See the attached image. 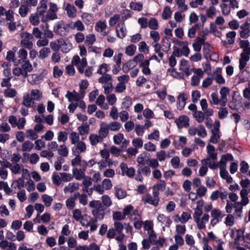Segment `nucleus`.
I'll list each match as a JSON object with an SVG mask.
<instances>
[{"label": "nucleus", "mask_w": 250, "mask_h": 250, "mask_svg": "<svg viewBox=\"0 0 250 250\" xmlns=\"http://www.w3.org/2000/svg\"><path fill=\"white\" fill-rule=\"evenodd\" d=\"M50 52L48 47H43L39 52L38 57L41 59H44L49 56Z\"/></svg>", "instance_id": "58"}, {"label": "nucleus", "mask_w": 250, "mask_h": 250, "mask_svg": "<svg viewBox=\"0 0 250 250\" xmlns=\"http://www.w3.org/2000/svg\"><path fill=\"white\" fill-rule=\"evenodd\" d=\"M18 12L21 17L24 18L26 17L30 12V7H28V5L25 4H22L20 6Z\"/></svg>", "instance_id": "43"}, {"label": "nucleus", "mask_w": 250, "mask_h": 250, "mask_svg": "<svg viewBox=\"0 0 250 250\" xmlns=\"http://www.w3.org/2000/svg\"><path fill=\"white\" fill-rule=\"evenodd\" d=\"M217 13V10L214 6H210L206 10V16L210 19H213Z\"/></svg>", "instance_id": "63"}, {"label": "nucleus", "mask_w": 250, "mask_h": 250, "mask_svg": "<svg viewBox=\"0 0 250 250\" xmlns=\"http://www.w3.org/2000/svg\"><path fill=\"white\" fill-rule=\"evenodd\" d=\"M244 206L239 202H236L233 203V208L234 209V215L236 218L241 217Z\"/></svg>", "instance_id": "35"}, {"label": "nucleus", "mask_w": 250, "mask_h": 250, "mask_svg": "<svg viewBox=\"0 0 250 250\" xmlns=\"http://www.w3.org/2000/svg\"><path fill=\"white\" fill-rule=\"evenodd\" d=\"M86 145L85 143L82 141H80L76 143V145H74V146L72 148V153L74 155L83 153L86 151Z\"/></svg>", "instance_id": "16"}, {"label": "nucleus", "mask_w": 250, "mask_h": 250, "mask_svg": "<svg viewBox=\"0 0 250 250\" xmlns=\"http://www.w3.org/2000/svg\"><path fill=\"white\" fill-rule=\"evenodd\" d=\"M120 167L123 175H126L129 177H132L134 175V168L132 167H128L125 163H121Z\"/></svg>", "instance_id": "17"}, {"label": "nucleus", "mask_w": 250, "mask_h": 250, "mask_svg": "<svg viewBox=\"0 0 250 250\" xmlns=\"http://www.w3.org/2000/svg\"><path fill=\"white\" fill-rule=\"evenodd\" d=\"M107 126L109 130L111 131H118L121 129L122 125L121 123L118 122L113 121L107 124Z\"/></svg>", "instance_id": "49"}, {"label": "nucleus", "mask_w": 250, "mask_h": 250, "mask_svg": "<svg viewBox=\"0 0 250 250\" xmlns=\"http://www.w3.org/2000/svg\"><path fill=\"white\" fill-rule=\"evenodd\" d=\"M42 199L46 207H50L53 201L52 197L46 194H43L42 195Z\"/></svg>", "instance_id": "53"}, {"label": "nucleus", "mask_w": 250, "mask_h": 250, "mask_svg": "<svg viewBox=\"0 0 250 250\" xmlns=\"http://www.w3.org/2000/svg\"><path fill=\"white\" fill-rule=\"evenodd\" d=\"M229 89L227 87H223L220 89L219 93L221 95V106H224L226 105L228 101L227 96L229 94Z\"/></svg>", "instance_id": "26"}, {"label": "nucleus", "mask_w": 250, "mask_h": 250, "mask_svg": "<svg viewBox=\"0 0 250 250\" xmlns=\"http://www.w3.org/2000/svg\"><path fill=\"white\" fill-rule=\"evenodd\" d=\"M192 217L198 229L201 230L206 229V224L209 221V216L208 214L204 213L202 208L199 206H197L194 209Z\"/></svg>", "instance_id": "1"}, {"label": "nucleus", "mask_w": 250, "mask_h": 250, "mask_svg": "<svg viewBox=\"0 0 250 250\" xmlns=\"http://www.w3.org/2000/svg\"><path fill=\"white\" fill-rule=\"evenodd\" d=\"M100 126L98 134L104 139L108 134L109 129L107 126V124L105 122H102L100 124Z\"/></svg>", "instance_id": "31"}, {"label": "nucleus", "mask_w": 250, "mask_h": 250, "mask_svg": "<svg viewBox=\"0 0 250 250\" xmlns=\"http://www.w3.org/2000/svg\"><path fill=\"white\" fill-rule=\"evenodd\" d=\"M235 216L234 215H232L231 214H228L227 215L225 221V224L229 227H231L234 225L235 223Z\"/></svg>", "instance_id": "50"}, {"label": "nucleus", "mask_w": 250, "mask_h": 250, "mask_svg": "<svg viewBox=\"0 0 250 250\" xmlns=\"http://www.w3.org/2000/svg\"><path fill=\"white\" fill-rule=\"evenodd\" d=\"M172 15V11L170 7L168 6H165L162 13V18L163 20H167L169 19Z\"/></svg>", "instance_id": "54"}, {"label": "nucleus", "mask_w": 250, "mask_h": 250, "mask_svg": "<svg viewBox=\"0 0 250 250\" xmlns=\"http://www.w3.org/2000/svg\"><path fill=\"white\" fill-rule=\"evenodd\" d=\"M207 152L208 154V156L207 158L203 159L201 161L202 164H205L207 163L208 161H210V160L215 161L217 159V154L215 151V147L213 146L210 145H208L207 146Z\"/></svg>", "instance_id": "10"}, {"label": "nucleus", "mask_w": 250, "mask_h": 250, "mask_svg": "<svg viewBox=\"0 0 250 250\" xmlns=\"http://www.w3.org/2000/svg\"><path fill=\"white\" fill-rule=\"evenodd\" d=\"M20 37L21 38L20 42L21 45L28 49H32L33 46V43L31 41V39L33 38L32 34L27 32L24 31L21 33Z\"/></svg>", "instance_id": "5"}, {"label": "nucleus", "mask_w": 250, "mask_h": 250, "mask_svg": "<svg viewBox=\"0 0 250 250\" xmlns=\"http://www.w3.org/2000/svg\"><path fill=\"white\" fill-rule=\"evenodd\" d=\"M250 59V50H245V52H242L239 59V68L240 70L243 69L246 66L247 62Z\"/></svg>", "instance_id": "12"}, {"label": "nucleus", "mask_w": 250, "mask_h": 250, "mask_svg": "<svg viewBox=\"0 0 250 250\" xmlns=\"http://www.w3.org/2000/svg\"><path fill=\"white\" fill-rule=\"evenodd\" d=\"M157 159L159 162H163L165 161L167 158H169L170 156L166 153L165 150H161L156 153Z\"/></svg>", "instance_id": "56"}, {"label": "nucleus", "mask_w": 250, "mask_h": 250, "mask_svg": "<svg viewBox=\"0 0 250 250\" xmlns=\"http://www.w3.org/2000/svg\"><path fill=\"white\" fill-rule=\"evenodd\" d=\"M48 73L46 69H43L40 74H33L29 76L28 82L32 84H36L40 83Z\"/></svg>", "instance_id": "7"}, {"label": "nucleus", "mask_w": 250, "mask_h": 250, "mask_svg": "<svg viewBox=\"0 0 250 250\" xmlns=\"http://www.w3.org/2000/svg\"><path fill=\"white\" fill-rule=\"evenodd\" d=\"M210 215L212 218L215 219H219L220 218L223 217L222 211L218 208H213L210 212Z\"/></svg>", "instance_id": "55"}, {"label": "nucleus", "mask_w": 250, "mask_h": 250, "mask_svg": "<svg viewBox=\"0 0 250 250\" xmlns=\"http://www.w3.org/2000/svg\"><path fill=\"white\" fill-rule=\"evenodd\" d=\"M147 26L153 30H157L159 27L157 20L154 18H151L148 21Z\"/></svg>", "instance_id": "61"}, {"label": "nucleus", "mask_w": 250, "mask_h": 250, "mask_svg": "<svg viewBox=\"0 0 250 250\" xmlns=\"http://www.w3.org/2000/svg\"><path fill=\"white\" fill-rule=\"evenodd\" d=\"M65 97L70 102L74 103V102H79L83 96L80 95L76 91L72 92L68 91L65 95Z\"/></svg>", "instance_id": "30"}, {"label": "nucleus", "mask_w": 250, "mask_h": 250, "mask_svg": "<svg viewBox=\"0 0 250 250\" xmlns=\"http://www.w3.org/2000/svg\"><path fill=\"white\" fill-rule=\"evenodd\" d=\"M115 191V195L119 199H122L126 196V192L122 188L119 187H115L114 188Z\"/></svg>", "instance_id": "46"}, {"label": "nucleus", "mask_w": 250, "mask_h": 250, "mask_svg": "<svg viewBox=\"0 0 250 250\" xmlns=\"http://www.w3.org/2000/svg\"><path fill=\"white\" fill-rule=\"evenodd\" d=\"M170 164L172 167L175 169L180 168L183 167V164L180 162V158L177 156L173 157L171 159Z\"/></svg>", "instance_id": "45"}, {"label": "nucleus", "mask_w": 250, "mask_h": 250, "mask_svg": "<svg viewBox=\"0 0 250 250\" xmlns=\"http://www.w3.org/2000/svg\"><path fill=\"white\" fill-rule=\"evenodd\" d=\"M49 9L47 11L45 16L41 18V21L43 23H46L49 21H53L58 19L57 13L59 8L57 4L50 2L48 3Z\"/></svg>", "instance_id": "3"}, {"label": "nucleus", "mask_w": 250, "mask_h": 250, "mask_svg": "<svg viewBox=\"0 0 250 250\" xmlns=\"http://www.w3.org/2000/svg\"><path fill=\"white\" fill-rule=\"evenodd\" d=\"M220 123L219 121H215L213 125V129L211 130V136L209 142L213 144H217L219 142L221 136V133L219 130Z\"/></svg>", "instance_id": "6"}, {"label": "nucleus", "mask_w": 250, "mask_h": 250, "mask_svg": "<svg viewBox=\"0 0 250 250\" xmlns=\"http://www.w3.org/2000/svg\"><path fill=\"white\" fill-rule=\"evenodd\" d=\"M95 30L99 32L103 36H106L109 30L107 29V25L105 20H100L97 21L95 25Z\"/></svg>", "instance_id": "8"}, {"label": "nucleus", "mask_w": 250, "mask_h": 250, "mask_svg": "<svg viewBox=\"0 0 250 250\" xmlns=\"http://www.w3.org/2000/svg\"><path fill=\"white\" fill-rule=\"evenodd\" d=\"M73 177L77 180L83 179L85 177L84 170L74 168L72 169Z\"/></svg>", "instance_id": "41"}, {"label": "nucleus", "mask_w": 250, "mask_h": 250, "mask_svg": "<svg viewBox=\"0 0 250 250\" xmlns=\"http://www.w3.org/2000/svg\"><path fill=\"white\" fill-rule=\"evenodd\" d=\"M143 3L140 1H131L129 4V8L134 11H141L143 9Z\"/></svg>", "instance_id": "51"}, {"label": "nucleus", "mask_w": 250, "mask_h": 250, "mask_svg": "<svg viewBox=\"0 0 250 250\" xmlns=\"http://www.w3.org/2000/svg\"><path fill=\"white\" fill-rule=\"evenodd\" d=\"M166 184L163 180H160L152 187V194L155 196H159V191H163L166 188Z\"/></svg>", "instance_id": "20"}, {"label": "nucleus", "mask_w": 250, "mask_h": 250, "mask_svg": "<svg viewBox=\"0 0 250 250\" xmlns=\"http://www.w3.org/2000/svg\"><path fill=\"white\" fill-rule=\"evenodd\" d=\"M80 185L78 183L71 182L65 186L63 188V192L65 194L71 193L79 188Z\"/></svg>", "instance_id": "27"}, {"label": "nucleus", "mask_w": 250, "mask_h": 250, "mask_svg": "<svg viewBox=\"0 0 250 250\" xmlns=\"http://www.w3.org/2000/svg\"><path fill=\"white\" fill-rule=\"evenodd\" d=\"M188 122L189 118L186 115L180 116L175 120V123L179 129L189 126Z\"/></svg>", "instance_id": "19"}, {"label": "nucleus", "mask_w": 250, "mask_h": 250, "mask_svg": "<svg viewBox=\"0 0 250 250\" xmlns=\"http://www.w3.org/2000/svg\"><path fill=\"white\" fill-rule=\"evenodd\" d=\"M116 32L117 36L121 39H123L125 36L126 34V29L124 22H120L118 24L116 27Z\"/></svg>", "instance_id": "25"}, {"label": "nucleus", "mask_w": 250, "mask_h": 250, "mask_svg": "<svg viewBox=\"0 0 250 250\" xmlns=\"http://www.w3.org/2000/svg\"><path fill=\"white\" fill-rule=\"evenodd\" d=\"M205 39L202 38H196L194 43L192 44V47L195 51L199 52L202 48V45L204 43Z\"/></svg>", "instance_id": "38"}, {"label": "nucleus", "mask_w": 250, "mask_h": 250, "mask_svg": "<svg viewBox=\"0 0 250 250\" xmlns=\"http://www.w3.org/2000/svg\"><path fill=\"white\" fill-rule=\"evenodd\" d=\"M58 42L62 51L63 53H68L73 48L72 44L68 39L58 40Z\"/></svg>", "instance_id": "14"}, {"label": "nucleus", "mask_w": 250, "mask_h": 250, "mask_svg": "<svg viewBox=\"0 0 250 250\" xmlns=\"http://www.w3.org/2000/svg\"><path fill=\"white\" fill-rule=\"evenodd\" d=\"M105 97L103 95H100L99 96L96 101V104L100 106L101 108L107 109L108 108V106L107 104L104 103Z\"/></svg>", "instance_id": "48"}, {"label": "nucleus", "mask_w": 250, "mask_h": 250, "mask_svg": "<svg viewBox=\"0 0 250 250\" xmlns=\"http://www.w3.org/2000/svg\"><path fill=\"white\" fill-rule=\"evenodd\" d=\"M47 4L45 0H41L40 1L39 5L37 8V13L41 16V18H42L44 16H45V13L47 12Z\"/></svg>", "instance_id": "21"}, {"label": "nucleus", "mask_w": 250, "mask_h": 250, "mask_svg": "<svg viewBox=\"0 0 250 250\" xmlns=\"http://www.w3.org/2000/svg\"><path fill=\"white\" fill-rule=\"evenodd\" d=\"M143 227L145 230L147 231L150 238H155L156 234L153 230V224L151 221H146L143 223Z\"/></svg>", "instance_id": "15"}, {"label": "nucleus", "mask_w": 250, "mask_h": 250, "mask_svg": "<svg viewBox=\"0 0 250 250\" xmlns=\"http://www.w3.org/2000/svg\"><path fill=\"white\" fill-rule=\"evenodd\" d=\"M233 159L232 155L230 153L222 155L219 162V167H227V162L232 161Z\"/></svg>", "instance_id": "32"}, {"label": "nucleus", "mask_w": 250, "mask_h": 250, "mask_svg": "<svg viewBox=\"0 0 250 250\" xmlns=\"http://www.w3.org/2000/svg\"><path fill=\"white\" fill-rule=\"evenodd\" d=\"M97 221H98L94 219L93 218H91L90 221L87 224L82 223V226H85L86 227H89L90 231L93 232L95 231L98 228V225L97 223Z\"/></svg>", "instance_id": "42"}, {"label": "nucleus", "mask_w": 250, "mask_h": 250, "mask_svg": "<svg viewBox=\"0 0 250 250\" xmlns=\"http://www.w3.org/2000/svg\"><path fill=\"white\" fill-rule=\"evenodd\" d=\"M179 69L187 76H189L191 74L189 70V64L187 61L182 59L180 63Z\"/></svg>", "instance_id": "28"}, {"label": "nucleus", "mask_w": 250, "mask_h": 250, "mask_svg": "<svg viewBox=\"0 0 250 250\" xmlns=\"http://www.w3.org/2000/svg\"><path fill=\"white\" fill-rule=\"evenodd\" d=\"M54 31L61 36H63L68 32L66 23L62 21L57 22L54 26Z\"/></svg>", "instance_id": "9"}, {"label": "nucleus", "mask_w": 250, "mask_h": 250, "mask_svg": "<svg viewBox=\"0 0 250 250\" xmlns=\"http://www.w3.org/2000/svg\"><path fill=\"white\" fill-rule=\"evenodd\" d=\"M89 139L90 144L92 146H95L99 143L102 142L104 139L99 134H91L89 135Z\"/></svg>", "instance_id": "40"}, {"label": "nucleus", "mask_w": 250, "mask_h": 250, "mask_svg": "<svg viewBox=\"0 0 250 250\" xmlns=\"http://www.w3.org/2000/svg\"><path fill=\"white\" fill-rule=\"evenodd\" d=\"M250 193V189H242L240 192L241 201L239 202L245 206L248 205L250 202L248 198V194Z\"/></svg>", "instance_id": "23"}, {"label": "nucleus", "mask_w": 250, "mask_h": 250, "mask_svg": "<svg viewBox=\"0 0 250 250\" xmlns=\"http://www.w3.org/2000/svg\"><path fill=\"white\" fill-rule=\"evenodd\" d=\"M29 95L35 101H40L42 98V92L37 88L31 89Z\"/></svg>", "instance_id": "39"}, {"label": "nucleus", "mask_w": 250, "mask_h": 250, "mask_svg": "<svg viewBox=\"0 0 250 250\" xmlns=\"http://www.w3.org/2000/svg\"><path fill=\"white\" fill-rule=\"evenodd\" d=\"M219 174L220 177L226 180L228 183H231L233 182L232 178L229 175V172L226 169V167H219Z\"/></svg>", "instance_id": "29"}, {"label": "nucleus", "mask_w": 250, "mask_h": 250, "mask_svg": "<svg viewBox=\"0 0 250 250\" xmlns=\"http://www.w3.org/2000/svg\"><path fill=\"white\" fill-rule=\"evenodd\" d=\"M41 16L37 13H33L30 14L29 17V21L33 26H38L40 24L41 19Z\"/></svg>", "instance_id": "37"}, {"label": "nucleus", "mask_w": 250, "mask_h": 250, "mask_svg": "<svg viewBox=\"0 0 250 250\" xmlns=\"http://www.w3.org/2000/svg\"><path fill=\"white\" fill-rule=\"evenodd\" d=\"M58 153L59 155L66 157L68 154V150L65 145H60L57 149Z\"/></svg>", "instance_id": "62"}, {"label": "nucleus", "mask_w": 250, "mask_h": 250, "mask_svg": "<svg viewBox=\"0 0 250 250\" xmlns=\"http://www.w3.org/2000/svg\"><path fill=\"white\" fill-rule=\"evenodd\" d=\"M82 21L84 24L89 25L94 21V15L88 13H83L81 16Z\"/></svg>", "instance_id": "24"}, {"label": "nucleus", "mask_w": 250, "mask_h": 250, "mask_svg": "<svg viewBox=\"0 0 250 250\" xmlns=\"http://www.w3.org/2000/svg\"><path fill=\"white\" fill-rule=\"evenodd\" d=\"M78 134L81 136L87 135L89 132V125L86 123L78 127Z\"/></svg>", "instance_id": "44"}, {"label": "nucleus", "mask_w": 250, "mask_h": 250, "mask_svg": "<svg viewBox=\"0 0 250 250\" xmlns=\"http://www.w3.org/2000/svg\"><path fill=\"white\" fill-rule=\"evenodd\" d=\"M34 100L29 95V93H26L23 96L22 104L27 107H31L34 104Z\"/></svg>", "instance_id": "34"}, {"label": "nucleus", "mask_w": 250, "mask_h": 250, "mask_svg": "<svg viewBox=\"0 0 250 250\" xmlns=\"http://www.w3.org/2000/svg\"><path fill=\"white\" fill-rule=\"evenodd\" d=\"M142 200L144 204H149L156 207L158 205L160 198L159 196H152L150 194H147L143 197Z\"/></svg>", "instance_id": "11"}, {"label": "nucleus", "mask_w": 250, "mask_h": 250, "mask_svg": "<svg viewBox=\"0 0 250 250\" xmlns=\"http://www.w3.org/2000/svg\"><path fill=\"white\" fill-rule=\"evenodd\" d=\"M188 97L184 93L180 94L177 99V107L179 110H182L185 106Z\"/></svg>", "instance_id": "33"}, {"label": "nucleus", "mask_w": 250, "mask_h": 250, "mask_svg": "<svg viewBox=\"0 0 250 250\" xmlns=\"http://www.w3.org/2000/svg\"><path fill=\"white\" fill-rule=\"evenodd\" d=\"M43 23L41 24L40 27L43 31L44 35L47 38L52 39L54 35L53 32L49 29L48 24L47 22Z\"/></svg>", "instance_id": "36"}, {"label": "nucleus", "mask_w": 250, "mask_h": 250, "mask_svg": "<svg viewBox=\"0 0 250 250\" xmlns=\"http://www.w3.org/2000/svg\"><path fill=\"white\" fill-rule=\"evenodd\" d=\"M229 114L228 110L226 107H220L218 111V117L221 119L226 118Z\"/></svg>", "instance_id": "59"}, {"label": "nucleus", "mask_w": 250, "mask_h": 250, "mask_svg": "<svg viewBox=\"0 0 250 250\" xmlns=\"http://www.w3.org/2000/svg\"><path fill=\"white\" fill-rule=\"evenodd\" d=\"M24 181L22 178H19L15 180L12 185V188L16 190H20L24 187Z\"/></svg>", "instance_id": "47"}, {"label": "nucleus", "mask_w": 250, "mask_h": 250, "mask_svg": "<svg viewBox=\"0 0 250 250\" xmlns=\"http://www.w3.org/2000/svg\"><path fill=\"white\" fill-rule=\"evenodd\" d=\"M135 66L136 64L134 63L132 60H130L123 65L122 70L125 73H127L131 69L133 68Z\"/></svg>", "instance_id": "52"}, {"label": "nucleus", "mask_w": 250, "mask_h": 250, "mask_svg": "<svg viewBox=\"0 0 250 250\" xmlns=\"http://www.w3.org/2000/svg\"><path fill=\"white\" fill-rule=\"evenodd\" d=\"M89 206L90 207L94 208L91 212L94 217V219L97 221H101L104 218L105 215V208L100 201H91L89 202Z\"/></svg>", "instance_id": "2"}, {"label": "nucleus", "mask_w": 250, "mask_h": 250, "mask_svg": "<svg viewBox=\"0 0 250 250\" xmlns=\"http://www.w3.org/2000/svg\"><path fill=\"white\" fill-rule=\"evenodd\" d=\"M96 41V36L94 34H89L85 37V43L91 46Z\"/></svg>", "instance_id": "64"}, {"label": "nucleus", "mask_w": 250, "mask_h": 250, "mask_svg": "<svg viewBox=\"0 0 250 250\" xmlns=\"http://www.w3.org/2000/svg\"><path fill=\"white\" fill-rule=\"evenodd\" d=\"M113 140L114 144L117 145H119L122 143L124 146H126L129 143L128 140L125 138L124 135L122 133H118L114 135L113 137Z\"/></svg>", "instance_id": "22"}, {"label": "nucleus", "mask_w": 250, "mask_h": 250, "mask_svg": "<svg viewBox=\"0 0 250 250\" xmlns=\"http://www.w3.org/2000/svg\"><path fill=\"white\" fill-rule=\"evenodd\" d=\"M69 138L72 145H76V143L80 141V135L75 131H72L69 135Z\"/></svg>", "instance_id": "60"}, {"label": "nucleus", "mask_w": 250, "mask_h": 250, "mask_svg": "<svg viewBox=\"0 0 250 250\" xmlns=\"http://www.w3.org/2000/svg\"><path fill=\"white\" fill-rule=\"evenodd\" d=\"M157 221L161 224L163 229L165 227H169L172 223L171 219L163 214H159L157 218Z\"/></svg>", "instance_id": "18"}, {"label": "nucleus", "mask_w": 250, "mask_h": 250, "mask_svg": "<svg viewBox=\"0 0 250 250\" xmlns=\"http://www.w3.org/2000/svg\"><path fill=\"white\" fill-rule=\"evenodd\" d=\"M63 9L67 16L70 18H75L77 16V9L75 7L69 2L63 3Z\"/></svg>", "instance_id": "13"}, {"label": "nucleus", "mask_w": 250, "mask_h": 250, "mask_svg": "<svg viewBox=\"0 0 250 250\" xmlns=\"http://www.w3.org/2000/svg\"><path fill=\"white\" fill-rule=\"evenodd\" d=\"M136 49V46L134 44H130L126 47L125 49V53L128 56H132L135 54Z\"/></svg>", "instance_id": "57"}, {"label": "nucleus", "mask_w": 250, "mask_h": 250, "mask_svg": "<svg viewBox=\"0 0 250 250\" xmlns=\"http://www.w3.org/2000/svg\"><path fill=\"white\" fill-rule=\"evenodd\" d=\"M71 63L73 65L77 67L78 71L81 74L84 72V68L87 64L85 58H82L81 59L80 57L77 55H75L73 57L71 60Z\"/></svg>", "instance_id": "4"}]
</instances>
